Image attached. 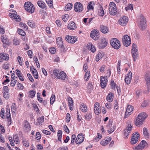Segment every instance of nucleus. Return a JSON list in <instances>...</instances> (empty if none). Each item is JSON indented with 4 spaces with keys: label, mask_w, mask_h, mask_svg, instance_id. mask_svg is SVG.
<instances>
[{
    "label": "nucleus",
    "mask_w": 150,
    "mask_h": 150,
    "mask_svg": "<svg viewBox=\"0 0 150 150\" xmlns=\"http://www.w3.org/2000/svg\"><path fill=\"white\" fill-rule=\"evenodd\" d=\"M147 145V143L145 141L143 140L142 141L138 146L140 147L141 149H144V147Z\"/></svg>",
    "instance_id": "2f4dec72"
},
{
    "label": "nucleus",
    "mask_w": 150,
    "mask_h": 150,
    "mask_svg": "<svg viewBox=\"0 0 150 150\" xmlns=\"http://www.w3.org/2000/svg\"><path fill=\"white\" fill-rule=\"evenodd\" d=\"M143 133L144 136L148 138L149 137V134L147 132V131L146 128H144L143 129Z\"/></svg>",
    "instance_id": "49530a36"
},
{
    "label": "nucleus",
    "mask_w": 150,
    "mask_h": 150,
    "mask_svg": "<svg viewBox=\"0 0 150 150\" xmlns=\"http://www.w3.org/2000/svg\"><path fill=\"white\" fill-rule=\"evenodd\" d=\"M1 39L3 43L7 44L8 43V39L6 36L4 35L1 36Z\"/></svg>",
    "instance_id": "a19ab883"
},
{
    "label": "nucleus",
    "mask_w": 150,
    "mask_h": 150,
    "mask_svg": "<svg viewBox=\"0 0 150 150\" xmlns=\"http://www.w3.org/2000/svg\"><path fill=\"white\" fill-rule=\"evenodd\" d=\"M133 107L130 105H128L127 106L126 111L125 112L124 118L128 117L129 115L131 114V112L133 111Z\"/></svg>",
    "instance_id": "f8f14e48"
},
{
    "label": "nucleus",
    "mask_w": 150,
    "mask_h": 150,
    "mask_svg": "<svg viewBox=\"0 0 150 150\" xmlns=\"http://www.w3.org/2000/svg\"><path fill=\"white\" fill-rule=\"evenodd\" d=\"M14 13H10L9 14V16L11 18H13L15 19V20L16 21L19 22L21 21V18L18 15L16 14V12L15 11H13Z\"/></svg>",
    "instance_id": "4468645a"
},
{
    "label": "nucleus",
    "mask_w": 150,
    "mask_h": 150,
    "mask_svg": "<svg viewBox=\"0 0 150 150\" xmlns=\"http://www.w3.org/2000/svg\"><path fill=\"white\" fill-rule=\"evenodd\" d=\"M108 82L107 77L101 76L100 79V85L102 88H104L106 86Z\"/></svg>",
    "instance_id": "1a4fd4ad"
},
{
    "label": "nucleus",
    "mask_w": 150,
    "mask_h": 150,
    "mask_svg": "<svg viewBox=\"0 0 150 150\" xmlns=\"http://www.w3.org/2000/svg\"><path fill=\"white\" fill-rule=\"evenodd\" d=\"M132 127L130 123L128 125L127 127L124 130V136L125 137H127L129 134L130 133Z\"/></svg>",
    "instance_id": "9d476101"
},
{
    "label": "nucleus",
    "mask_w": 150,
    "mask_h": 150,
    "mask_svg": "<svg viewBox=\"0 0 150 150\" xmlns=\"http://www.w3.org/2000/svg\"><path fill=\"white\" fill-rule=\"evenodd\" d=\"M122 42L124 45L126 47L129 46L131 43L130 37L127 35H124L122 38Z\"/></svg>",
    "instance_id": "20e7f679"
},
{
    "label": "nucleus",
    "mask_w": 150,
    "mask_h": 150,
    "mask_svg": "<svg viewBox=\"0 0 150 150\" xmlns=\"http://www.w3.org/2000/svg\"><path fill=\"white\" fill-rule=\"evenodd\" d=\"M3 97L6 99H8L10 95L9 90L7 86H5L3 88Z\"/></svg>",
    "instance_id": "6e6552de"
},
{
    "label": "nucleus",
    "mask_w": 150,
    "mask_h": 150,
    "mask_svg": "<svg viewBox=\"0 0 150 150\" xmlns=\"http://www.w3.org/2000/svg\"><path fill=\"white\" fill-rule=\"evenodd\" d=\"M132 53L133 60L135 61L136 59L139 57V53L136 44H133L132 45Z\"/></svg>",
    "instance_id": "f03ea898"
},
{
    "label": "nucleus",
    "mask_w": 150,
    "mask_h": 150,
    "mask_svg": "<svg viewBox=\"0 0 150 150\" xmlns=\"http://www.w3.org/2000/svg\"><path fill=\"white\" fill-rule=\"evenodd\" d=\"M84 139L83 134H80L77 136L75 142L77 144H80L83 142Z\"/></svg>",
    "instance_id": "ddd939ff"
},
{
    "label": "nucleus",
    "mask_w": 150,
    "mask_h": 150,
    "mask_svg": "<svg viewBox=\"0 0 150 150\" xmlns=\"http://www.w3.org/2000/svg\"><path fill=\"white\" fill-rule=\"evenodd\" d=\"M64 130L67 133H69V130L68 128V127L66 125H64L63 127Z\"/></svg>",
    "instance_id": "69168bd1"
},
{
    "label": "nucleus",
    "mask_w": 150,
    "mask_h": 150,
    "mask_svg": "<svg viewBox=\"0 0 150 150\" xmlns=\"http://www.w3.org/2000/svg\"><path fill=\"white\" fill-rule=\"evenodd\" d=\"M28 25L31 28H35V23L33 21H28Z\"/></svg>",
    "instance_id": "58836bf2"
},
{
    "label": "nucleus",
    "mask_w": 150,
    "mask_h": 150,
    "mask_svg": "<svg viewBox=\"0 0 150 150\" xmlns=\"http://www.w3.org/2000/svg\"><path fill=\"white\" fill-rule=\"evenodd\" d=\"M85 118L87 120H89L91 118L92 116L90 112L87 113L85 115Z\"/></svg>",
    "instance_id": "13d9d810"
},
{
    "label": "nucleus",
    "mask_w": 150,
    "mask_h": 150,
    "mask_svg": "<svg viewBox=\"0 0 150 150\" xmlns=\"http://www.w3.org/2000/svg\"><path fill=\"white\" fill-rule=\"evenodd\" d=\"M67 76L66 74L64 71H61L59 74V77H58L57 79L64 80H65Z\"/></svg>",
    "instance_id": "412c9836"
},
{
    "label": "nucleus",
    "mask_w": 150,
    "mask_h": 150,
    "mask_svg": "<svg viewBox=\"0 0 150 150\" xmlns=\"http://www.w3.org/2000/svg\"><path fill=\"white\" fill-rule=\"evenodd\" d=\"M65 40L69 43H74L77 40V37L71 36L69 35H67L65 37Z\"/></svg>",
    "instance_id": "0eeeda50"
},
{
    "label": "nucleus",
    "mask_w": 150,
    "mask_h": 150,
    "mask_svg": "<svg viewBox=\"0 0 150 150\" xmlns=\"http://www.w3.org/2000/svg\"><path fill=\"white\" fill-rule=\"evenodd\" d=\"M59 70L57 69H55L53 70V74L55 76V77L57 79L59 77Z\"/></svg>",
    "instance_id": "e433bc0d"
},
{
    "label": "nucleus",
    "mask_w": 150,
    "mask_h": 150,
    "mask_svg": "<svg viewBox=\"0 0 150 150\" xmlns=\"http://www.w3.org/2000/svg\"><path fill=\"white\" fill-rule=\"evenodd\" d=\"M47 4L50 7V8H53L52 4V1L51 0H46Z\"/></svg>",
    "instance_id": "de8ad7c7"
},
{
    "label": "nucleus",
    "mask_w": 150,
    "mask_h": 150,
    "mask_svg": "<svg viewBox=\"0 0 150 150\" xmlns=\"http://www.w3.org/2000/svg\"><path fill=\"white\" fill-rule=\"evenodd\" d=\"M68 28L70 30H74L76 28V26L74 22H70L68 25Z\"/></svg>",
    "instance_id": "5701e85b"
},
{
    "label": "nucleus",
    "mask_w": 150,
    "mask_h": 150,
    "mask_svg": "<svg viewBox=\"0 0 150 150\" xmlns=\"http://www.w3.org/2000/svg\"><path fill=\"white\" fill-rule=\"evenodd\" d=\"M147 116L144 112L140 113L138 116L139 119H140L142 120H144L146 118Z\"/></svg>",
    "instance_id": "cd10ccee"
},
{
    "label": "nucleus",
    "mask_w": 150,
    "mask_h": 150,
    "mask_svg": "<svg viewBox=\"0 0 150 150\" xmlns=\"http://www.w3.org/2000/svg\"><path fill=\"white\" fill-rule=\"evenodd\" d=\"M100 30L103 33H106L109 31L108 28L106 26L103 25H100Z\"/></svg>",
    "instance_id": "b1692460"
},
{
    "label": "nucleus",
    "mask_w": 150,
    "mask_h": 150,
    "mask_svg": "<svg viewBox=\"0 0 150 150\" xmlns=\"http://www.w3.org/2000/svg\"><path fill=\"white\" fill-rule=\"evenodd\" d=\"M128 21V18L125 16H122L118 21V23L122 26H125L127 23Z\"/></svg>",
    "instance_id": "423d86ee"
},
{
    "label": "nucleus",
    "mask_w": 150,
    "mask_h": 150,
    "mask_svg": "<svg viewBox=\"0 0 150 150\" xmlns=\"http://www.w3.org/2000/svg\"><path fill=\"white\" fill-rule=\"evenodd\" d=\"M44 119V118L43 116L38 118L37 119L38 123L39 125L42 124V123L43 122Z\"/></svg>",
    "instance_id": "37998d69"
},
{
    "label": "nucleus",
    "mask_w": 150,
    "mask_h": 150,
    "mask_svg": "<svg viewBox=\"0 0 150 150\" xmlns=\"http://www.w3.org/2000/svg\"><path fill=\"white\" fill-rule=\"evenodd\" d=\"M109 13L111 15L114 16L117 13V10H109Z\"/></svg>",
    "instance_id": "5fc2aeb1"
},
{
    "label": "nucleus",
    "mask_w": 150,
    "mask_h": 150,
    "mask_svg": "<svg viewBox=\"0 0 150 150\" xmlns=\"http://www.w3.org/2000/svg\"><path fill=\"white\" fill-rule=\"evenodd\" d=\"M17 59L20 65L22 66L23 64V59L21 57L18 56Z\"/></svg>",
    "instance_id": "052dcab7"
},
{
    "label": "nucleus",
    "mask_w": 150,
    "mask_h": 150,
    "mask_svg": "<svg viewBox=\"0 0 150 150\" xmlns=\"http://www.w3.org/2000/svg\"><path fill=\"white\" fill-rule=\"evenodd\" d=\"M38 6L41 8H44L45 7L44 3L40 1H38Z\"/></svg>",
    "instance_id": "79ce46f5"
},
{
    "label": "nucleus",
    "mask_w": 150,
    "mask_h": 150,
    "mask_svg": "<svg viewBox=\"0 0 150 150\" xmlns=\"http://www.w3.org/2000/svg\"><path fill=\"white\" fill-rule=\"evenodd\" d=\"M69 18V15L66 14L62 16V19L64 22H66Z\"/></svg>",
    "instance_id": "09e8293b"
},
{
    "label": "nucleus",
    "mask_w": 150,
    "mask_h": 150,
    "mask_svg": "<svg viewBox=\"0 0 150 150\" xmlns=\"http://www.w3.org/2000/svg\"><path fill=\"white\" fill-rule=\"evenodd\" d=\"M32 73L33 74L34 78L36 79H37L38 78V74L35 69H34V70H33Z\"/></svg>",
    "instance_id": "a18cd8bd"
},
{
    "label": "nucleus",
    "mask_w": 150,
    "mask_h": 150,
    "mask_svg": "<svg viewBox=\"0 0 150 150\" xmlns=\"http://www.w3.org/2000/svg\"><path fill=\"white\" fill-rule=\"evenodd\" d=\"M4 108H2L0 113V116L3 118H4L5 116L4 115Z\"/></svg>",
    "instance_id": "0e129e2a"
},
{
    "label": "nucleus",
    "mask_w": 150,
    "mask_h": 150,
    "mask_svg": "<svg viewBox=\"0 0 150 150\" xmlns=\"http://www.w3.org/2000/svg\"><path fill=\"white\" fill-rule=\"evenodd\" d=\"M146 81L147 92L150 91V73L146 79Z\"/></svg>",
    "instance_id": "4be33fe9"
},
{
    "label": "nucleus",
    "mask_w": 150,
    "mask_h": 150,
    "mask_svg": "<svg viewBox=\"0 0 150 150\" xmlns=\"http://www.w3.org/2000/svg\"><path fill=\"white\" fill-rule=\"evenodd\" d=\"M57 43L58 47L62 48L64 47L62 38L60 37H58L57 39Z\"/></svg>",
    "instance_id": "aec40b11"
},
{
    "label": "nucleus",
    "mask_w": 150,
    "mask_h": 150,
    "mask_svg": "<svg viewBox=\"0 0 150 150\" xmlns=\"http://www.w3.org/2000/svg\"><path fill=\"white\" fill-rule=\"evenodd\" d=\"M90 75V71H87L85 75L84 79L86 80L87 81L89 79Z\"/></svg>",
    "instance_id": "3c124183"
},
{
    "label": "nucleus",
    "mask_w": 150,
    "mask_h": 150,
    "mask_svg": "<svg viewBox=\"0 0 150 150\" xmlns=\"http://www.w3.org/2000/svg\"><path fill=\"white\" fill-rule=\"evenodd\" d=\"M41 137V134L39 132H37L36 134V139L37 140H39Z\"/></svg>",
    "instance_id": "338daca9"
},
{
    "label": "nucleus",
    "mask_w": 150,
    "mask_h": 150,
    "mask_svg": "<svg viewBox=\"0 0 150 150\" xmlns=\"http://www.w3.org/2000/svg\"><path fill=\"white\" fill-rule=\"evenodd\" d=\"M107 127L108 129V131L109 133H111L115 130V127L114 125H113L111 123H109L107 126Z\"/></svg>",
    "instance_id": "6ab92c4d"
},
{
    "label": "nucleus",
    "mask_w": 150,
    "mask_h": 150,
    "mask_svg": "<svg viewBox=\"0 0 150 150\" xmlns=\"http://www.w3.org/2000/svg\"><path fill=\"white\" fill-rule=\"evenodd\" d=\"M25 9H35L33 4L30 2H26L24 5Z\"/></svg>",
    "instance_id": "dca6fc26"
},
{
    "label": "nucleus",
    "mask_w": 150,
    "mask_h": 150,
    "mask_svg": "<svg viewBox=\"0 0 150 150\" xmlns=\"http://www.w3.org/2000/svg\"><path fill=\"white\" fill-rule=\"evenodd\" d=\"M139 136V134L137 133H134L131 139V143L132 144H133L137 143L138 140Z\"/></svg>",
    "instance_id": "9b49d317"
},
{
    "label": "nucleus",
    "mask_w": 150,
    "mask_h": 150,
    "mask_svg": "<svg viewBox=\"0 0 150 150\" xmlns=\"http://www.w3.org/2000/svg\"><path fill=\"white\" fill-rule=\"evenodd\" d=\"M9 67V64L7 62L4 63L3 65V68L4 69H8Z\"/></svg>",
    "instance_id": "680f3d73"
},
{
    "label": "nucleus",
    "mask_w": 150,
    "mask_h": 150,
    "mask_svg": "<svg viewBox=\"0 0 150 150\" xmlns=\"http://www.w3.org/2000/svg\"><path fill=\"white\" fill-rule=\"evenodd\" d=\"M103 56L102 54L101 53H98L97 56L96 57V62H98L99 60L101 59L103 57Z\"/></svg>",
    "instance_id": "8fccbe9b"
},
{
    "label": "nucleus",
    "mask_w": 150,
    "mask_h": 150,
    "mask_svg": "<svg viewBox=\"0 0 150 150\" xmlns=\"http://www.w3.org/2000/svg\"><path fill=\"white\" fill-rule=\"evenodd\" d=\"M13 141L16 144H18L19 143V137L17 134L13 135Z\"/></svg>",
    "instance_id": "ea45409f"
},
{
    "label": "nucleus",
    "mask_w": 150,
    "mask_h": 150,
    "mask_svg": "<svg viewBox=\"0 0 150 150\" xmlns=\"http://www.w3.org/2000/svg\"><path fill=\"white\" fill-rule=\"evenodd\" d=\"M62 135V131L61 130H58L57 132L58 139L59 141H61Z\"/></svg>",
    "instance_id": "c03bdc74"
},
{
    "label": "nucleus",
    "mask_w": 150,
    "mask_h": 150,
    "mask_svg": "<svg viewBox=\"0 0 150 150\" xmlns=\"http://www.w3.org/2000/svg\"><path fill=\"white\" fill-rule=\"evenodd\" d=\"M40 93H38L37 94V98L38 100L40 102V103H42L43 102V103H44V102L45 101V100H42V98H40Z\"/></svg>",
    "instance_id": "6e6d98bb"
},
{
    "label": "nucleus",
    "mask_w": 150,
    "mask_h": 150,
    "mask_svg": "<svg viewBox=\"0 0 150 150\" xmlns=\"http://www.w3.org/2000/svg\"><path fill=\"white\" fill-rule=\"evenodd\" d=\"M143 120H142L140 119H139L138 117H137L136 119L135 120L134 124L136 126H140L143 124Z\"/></svg>",
    "instance_id": "a878e982"
},
{
    "label": "nucleus",
    "mask_w": 150,
    "mask_h": 150,
    "mask_svg": "<svg viewBox=\"0 0 150 150\" xmlns=\"http://www.w3.org/2000/svg\"><path fill=\"white\" fill-rule=\"evenodd\" d=\"M24 128L26 132H28L30 130L31 127L30 124L26 120L24 121L23 122Z\"/></svg>",
    "instance_id": "a211bd4d"
},
{
    "label": "nucleus",
    "mask_w": 150,
    "mask_h": 150,
    "mask_svg": "<svg viewBox=\"0 0 150 150\" xmlns=\"http://www.w3.org/2000/svg\"><path fill=\"white\" fill-rule=\"evenodd\" d=\"M88 46H90V47H88V48L93 52H94L96 51V49L95 47L92 45V44L90 43L88 45Z\"/></svg>",
    "instance_id": "c9c22d12"
},
{
    "label": "nucleus",
    "mask_w": 150,
    "mask_h": 150,
    "mask_svg": "<svg viewBox=\"0 0 150 150\" xmlns=\"http://www.w3.org/2000/svg\"><path fill=\"white\" fill-rule=\"evenodd\" d=\"M67 117L66 120V122H69L70 120V115L69 113L67 114Z\"/></svg>",
    "instance_id": "774afa93"
},
{
    "label": "nucleus",
    "mask_w": 150,
    "mask_h": 150,
    "mask_svg": "<svg viewBox=\"0 0 150 150\" xmlns=\"http://www.w3.org/2000/svg\"><path fill=\"white\" fill-rule=\"evenodd\" d=\"M83 8L82 5L79 2H76L74 5V9H81Z\"/></svg>",
    "instance_id": "bb28decb"
},
{
    "label": "nucleus",
    "mask_w": 150,
    "mask_h": 150,
    "mask_svg": "<svg viewBox=\"0 0 150 150\" xmlns=\"http://www.w3.org/2000/svg\"><path fill=\"white\" fill-rule=\"evenodd\" d=\"M114 109L115 110H117L118 109V102L117 100H115L114 104Z\"/></svg>",
    "instance_id": "e2e57ef3"
},
{
    "label": "nucleus",
    "mask_w": 150,
    "mask_h": 150,
    "mask_svg": "<svg viewBox=\"0 0 150 150\" xmlns=\"http://www.w3.org/2000/svg\"><path fill=\"white\" fill-rule=\"evenodd\" d=\"M18 33L19 34L22 36H24L25 34V33L24 31L21 29L18 30Z\"/></svg>",
    "instance_id": "4d7b16f0"
},
{
    "label": "nucleus",
    "mask_w": 150,
    "mask_h": 150,
    "mask_svg": "<svg viewBox=\"0 0 150 150\" xmlns=\"http://www.w3.org/2000/svg\"><path fill=\"white\" fill-rule=\"evenodd\" d=\"M110 44L112 47L116 49H118L121 46L120 41L117 38H114L110 40Z\"/></svg>",
    "instance_id": "7ed1b4c3"
},
{
    "label": "nucleus",
    "mask_w": 150,
    "mask_h": 150,
    "mask_svg": "<svg viewBox=\"0 0 150 150\" xmlns=\"http://www.w3.org/2000/svg\"><path fill=\"white\" fill-rule=\"evenodd\" d=\"M113 94L111 92L109 93L108 94L106 99L109 102H112L113 99Z\"/></svg>",
    "instance_id": "c85d7f7f"
},
{
    "label": "nucleus",
    "mask_w": 150,
    "mask_h": 150,
    "mask_svg": "<svg viewBox=\"0 0 150 150\" xmlns=\"http://www.w3.org/2000/svg\"><path fill=\"white\" fill-rule=\"evenodd\" d=\"M140 22L139 24V27L141 30L143 31L146 28L147 23L145 18L142 15L139 16Z\"/></svg>",
    "instance_id": "f257e3e1"
},
{
    "label": "nucleus",
    "mask_w": 150,
    "mask_h": 150,
    "mask_svg": "<svg viewBox=\"0 0 150 150\" xmlns=\"http://www.w3.org/2000/svg\"><path fill=\"white\" fill-rule=\"evenodd\" d=\"M108 42L104 38L101 39V42L99 44L100 48L103 49L107 45Z\"/></svg>",
    "instance_id": "f3484780"
},
{
    "label": "nucleus",
    "mask_w": 150,
    "mask_h": 150,
    "mask_svg": "<svg viewBox=\"0 0 150 150\" xmlns=\"http://www.w3.org/2000/svg\"><path fill=\"white\" fill-rule=\"evenodd\" d=\"M100 33L99 31L97 30H93L91 33V37L94 40H96L99 38Z\"/></svg>",
    "instance_id": "39448f33"
},
{
    "label": "nucleus",
    "mask_w": 150,
    "mask_h": 150,
    "mask_svg": "<svg viewBox=\"0 0 150 150\" xmlns=\"http://www.w3.org/2000/svg\"><path fill=\"white\" fill-rule=\"evenodd\" d=\"M94 112L96 114L98 115L100 113V109L99 108H94Z\"/></svg>",
    "instance_id": "864d4df0"
},
{
    "label": "nucleus",
    "mask_w": 150,
    "mask_h": 150,
    "mask_svg": "<svg viewBox=\"0 0 150 150\" xmlns=\"http://www.w3.org/2000/svg\"><path fill=\"white\" fill-rule=\"evenodd\" d=\"M110 85L112 88V89L115 88V87H117L116 86V84L115 83L114 81L113 80H111Z\"/></svg>",
    "instance_id": "bf43d9fd"
},
{
    "label": "nucleus",
    "mask_w": 150,
    "mask_h": 150,
    "mask_svg": "<svg viewBox=\"0 0 150 150\" xmlns=\"http://www.w3.org/2000/svg\"><path fill=\"white\" fill-rule=\"evenodd\" d=\"M73 5L71 3H68L67 5H66L65 6V8H66L67 9H71Z\"/></svg>",
    "instance_id": "603ef678"
},
{
    "label": "nucleus",
    "mask_w": 150,
    "mask_h": 150,
    "mask_svg": "<svg viewBox=\"0 0 150 150\" xmlns=\"http://www.w3.org/2000/svg\"><path fill=\"white\" fill-rule=\"evenodd\" d=\"M1 55V57L4 60H8L9 59V55L4 53H1L0 54Z\"/></svg>",
    "instance_id": "7c9ffc66"
},
{
    "label": "nucleus",
    "mask_w": 150,
    "mask_h": 150,
    "mask_svg": "<svg viewBox=\"0 0 150 150\" xmlns=\"http://www.w3.org/2000/svg\"><path fill=\"white\" fill-rule=\"evenodd\" d=\"M35 91L33 90H31L28 92V97L30 98H33L35 95Z\"/></svg>",
    "instance_id": "72a5a7b5"
},
{
    "label": "nucleus",
    "mask_w": 150,
    "mask_h": 150,
    "mask_svg": "<svg viewBox=\"0 0 150 150\" xmlns=\"http://www.w3.org/2000/svg\"><path fill=\"white\" fill-rule=\"evenodd\" d=\"M80 109L83 112H86L87 111V108L86 106L84 104H82L80 106Z\"/></svg>",
    "instance_id": "4c0bfd02"
},
{
    "label": "nucleus",
    "mask_w": 150,
    "mask_h": 150,
    "mask_svg": "<svg viewBox=\"0 0 150 150\" xmlns=\"http://www.w3.org/2000/svg\"><path fill=\"white\" fill-rule=\"evenodd\" d=\"M109 9H117L115 4L113 2H111L109 5Z\"/></svg>",
    "instance_id": "f704fd0d"
},
{
    "label": "nucleus",
    "mask_w": 150,
    "mask_h": 150,
    "mask_svg": "<svg viewBox=\"0 0 150 150\" xmlns=\"http://www.w3.org/2000/svg\"><path fill=\"white\" fill-rule=\"evenodd\" d=\"M22 142L23 145L25 146L28 147L29 146V143L27 138L23 137L22 138Z\"/></svg>",
    "instance_id": "393cba45"
},
{
    "label": "nucleus",
    "mask_w": 150,
    "mask_h": 150,
    "mask_svg": "<svg viewBox=\"0 0 150 150\" xmlns=\"http://www.w3.org/2000/svg\"><path fill=\"white\" fill-rule=\"evenodd\" d=\"M69 104V108L71 110H72L73 109V101L71 98H68Z\"/></svg>",
    "instance_id": "c756f323"
},
{
    "label": "nucleus",
    "mask_w": 150,
    "mask_h": 150,
    "mask_svg": "<svg viewBox=\"0 0 150 150\" xmlns=\"http://www.w3.org/2000/svg\"><path fill=\"white\" fill-rule=\"evenodd\" d=\"M6 115L8 121V125H10L11 123V119L10 117L11 114L10 113V110L9 107L7 106L6 108Z\"/></svg>",
    "instance_id": "2eb2a0df"
},
{
    "label": "nucleus",
    "mask_w": 150,
    "mask_h": 150,
    "mask_svg": "<svg viewBox=\"0 0 150 150\" xmlns=\"http://www.w3.org/2000/svg\"><path fill=\"white\" fill-rule=\"evenodd\" d=\"M95 4V2L94 1L91 2L88 4L87 6V9H93V6Z\"/></svg>",
    "instance_id": "473e14b6"
}]
</instances>
